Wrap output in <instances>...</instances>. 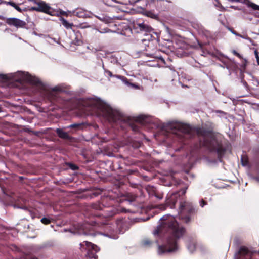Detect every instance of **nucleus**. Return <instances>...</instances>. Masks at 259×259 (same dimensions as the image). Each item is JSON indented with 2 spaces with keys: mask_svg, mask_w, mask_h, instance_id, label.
<instances>
[{
  "mask_svg": "<svg viewBox=\"0 0 259 259\" xmlns=\"http://www.w3.org/2000/svg\"><path fill=\"white\" fill-rule=\"evenodd\" d=\"M232 33L235 34L236 36H241V34H238L237 32L235 31H231Z\"/></svg>",
  "mask_w": 259,
  "mask_h": 259,
  "instance_id": "obj_42",
  "label": "nucleus"
},
{
  "mask_svg": "<svg viewBox=\"0 0 259 259\" xmlns=\"http://www.w3.org/2000/svg\"><path fill=\"white\" fill-rule=\"evenodd\" d=\"M154 0H151V2H153Z\"/></svg>",
  "mask_w": 259,
  "mask_h": 259,
  "instance_id": "obj_58",
  "label": "nucleus"
},
{
  "mask_svg": "<svg viewBox=\"0 0 259 259\" xmlns=\"http://www.w3.org/2000/svg\"><path fill=\"white\" fill-rule=\"evenodd\" d=\"M16 10H17L19 12H22V9L18 6L17 8H16Z\"/></svg>",
  "mask_w": 259,
  "mask_h": 259,
  "instance_id": "obj_43",
  "label": "nucleus"
},
{
  "mask_svg": "<svg viewBox=\"0 0 259 259\" xmlns=\"http://www.w3.org/2000/svg\"><path fill=\"white\" fill-rule=\"evenodd\" d=\"M72 43L75 45H80L82 43V41L81 40L78 39L76 38H75L74 40H72Z\"/></svg>",
  "mask_w": 259,
  "mask_h": 259,
  "instance_id": "obj_27",
  "label": "nucleus"
},
{
  "mask_svg": "<svg viewBox=\"0 0 259 259\" xmlns=\"http://www.w3.org/2000/svg\"><path fill=\"white\" fill-rule=\"evenodd\" d=\"M18 6V5L15 3V5L13 6V7L16 9V8H17Z\"/></svg>",
  "mask_w": 259,
  "mask_h": 259,
  "instance_id": "obj_47",
  "label": "nucleus"
},
{
  "mask_svg": "<svg viewBox=\"0 0 259 259\" xmlns=\"http://www.w3.org/2000/svg\"><path fill=\"white\" fill-rule=\"evenodd\" d=\"M186 232L185 227L172 219L161 222L154 231L153 234H166V244L159 245L158 253L162 254L166 253L175 252L179 249L178 241L182 238Z\"/></svg>",
  "mask_w": 259,
  "mask_h": 259,
  "instance_id": "obj_1",
  "label": "nucleus"
},
{
  "mask_svg": "<svg viewBox=\"0 0 259 259\" xmlns=\"http://www.w3.org/2000/svg\"><path fill=\"white\" fill-rule=\"evenodd\" d=\"M230 8H232L234 9L235 10L238 9L237 7H236V6H230Z\"/></svg>",
  "mask_w": 259,
  "mask_h": 259,
  "instance_id": "obj_45",
  "label": "nucleus"
},
{
  "mask_svg": "<svg viewBox=\"0 0 259 259\" xmlns=\"http://www.w3.org/2000/svg\"><path fill=\"white\" fill-rule=\"evenodd\" d=\"M96 106L98 110V115L102 116L109 122H117L120 121L125 122L128 120L127 117H125L119 111L113 109L106 104L97 103Z\"/></svg>",
  "mask_w": 259,
  "mask_h": 259,
  "instance_id": "obj_3",
  "label": "nucleus"
},
{
  "mask_svg": "<svg viewBox=\"0 0 259 259\" xmlns=\"http://www.w3.org/2000/svg\"><path fill=\"white\" fill-rule=\"evenodd\" d=\"M217 112H221L222 113H224L223 111H217Z\"/></svg>",
  "mask_w": 259,
  "mask_h": 259,
  "instance_id": "obj_53",
  "label": "nucleus"
},
{
  "mask_svg": "<svg viewBox=\"0 0 259 259\" xmlns=\"http://www.w3.org/2000/svg\"><path fill=\"white\" fill-rule=\"evenodd\" d=\"M165 2L171 3V1L168 0H162L160 1V4H164Z\"/></svg>",
  "mask_w": 259,
  "mask_h": 259,
  "instance_id": "obj_40",
  "label": "nucleus"
},
{
  "mask_svg": "<svg viewBox=\"0 0 259 259\" xmlns=\"http://www.w3.org/2000/svg\"><path fill=\"white\" fill-rule=\"evenodd\" d=\"M241 161H242V165L243 166L247 165L248 164V161H247V159H244L243 157H241Z\"/></svg>",
  "mask_w": 259,
  "mask_h": 259,
  "instance_id": "obj_33",
  "label": "nucleus"
},
{
  "mask_svg": "<svg viewBox=\"0 0 259 259\" xmlns=\"http://www.w3.org/2000/svg\"><path fill=\"white\" fill-rule=\"evenodd\" d=\"M188 249L192 252L195 249V245L194 244L190 245L188 246Z\"/></svg>",
  "mask_w": 259,
  "mask_h": 259,
  "instance_id": "obj_31",
  "label": "nucleus"
},
{
  "mask_svg": "<svg viewBox=\"0 0 259 259\" xmlns=\"http://www.w3.org/2000/svg\"><path fill=\"white\" fill-rule=\"evenodd\" d=\"M140 1H141V0H136L135 1H134V2H133V4H136V3H137V2H138Z\"/></svg>",
  "mask_w": 259,
  "mask_h": 259,
  "instance_id": "obj_48",
  "label": "nucleus"
},
{
  "mask_svg": "<svg viewBox=\"0 0 259 259\" xmlns=\"http://www.w3.org/2000/svg\"><path fill=\"white\" fill-rule=\"evenodd\" d=\"M96 17L98 18L100 20H103V19L101 17H98V16H96Z\"/></svg>",
  "mask_w": 259,
  "mask_h": 259,
  "instance_id": "obj_49",
  "label": "nucleus"
},
{
  "mask_svg": "<svg viewBox=\"0 0 259 259\" xmlns=\"http://www.w3.org/2000/svg\"><path fill=\"white\" fill-rule=\"evenodd\" d=\"M92 208L95 210H101L103 209L104 206L99 202H97L92 204Z\"/></svg>",
  "mask_w": 259,
  "mask_h": 259,
  "instance_id": "obj_18",
  "label": "nucleus"
},
{
  "mask_svg": "<svg viewBox=\"0 0 259 259\" xmlns=\"http://www.w3.org/2000/svg\"><path fill=\"white\" fill-rule=\"evenodd\" d=\"M230 1H231V2H240V0H229Z\"/></svg>",
  "mask_w": 259,
  "mask_h": 259,
  "instance_id": "obj_46",
  "label": "nucleus"
},
{
  "mask_svg": "<svg viewBox=\"0 0 259 259\" xmlns=\"http://www.w3.org/2000/svg\"><path fill=\"white\" fill-rule=\"evenodd\" d=\"M123 223V222L122 220H119L117 222V225L118 227H122Z\"/></svg>",
  "mask_w": 259,
  "mask_h": 259,
  "instance_id": "obj_36",
  "label": "nucleus"
},
{
  "mask_svg": "<svg viewBox=\"0 0 259 259\" xmlns=\"http://www.w3.org/2000/svg\"><path fill=\"white\" fill-rule=\"evenodd\" d=\"M153 190H155V189L153 187L149 186L147 188V191H148L149 195L151 196H154Z\"/></svg>",
  "mask_w": 259,
  "mask_h": 259,
  "instance_id": "obj_24",
  "label": "nucleus"
},
{
  "mask_svg": "<svg viewBox=\"0 0 259 259\" xmlns=\"http://www.w3.org/2000/svg\"><path fill=\"white\" fill-rule=\"evenodd\" d=\"M138 28L141 31H144L145 32H149L151 31V27L144 23H138Z\"/></svg>",
  "mask_w": 259,
  "mask_h": 259,
  "instance_id": "obj_15",
  "label": "nucleus"
},
{
  "mask_svg": "<svg viewBox=\"0 0 259 259\" xmlns=\"http://www.w3.org/2000/svg\"><path fill=\"white\" fill-rule=\"evenodd\" d=\"M41 222L45 225H48L51 223V220L48 218L44 217L41 219Z\"/></svg>",
  "mask_w": 259,
  "mask_h": 259,
  "instance_id": "obj_23",
  "label": "nucleus"
},
{
  "mask_svg": "<svg viewBox=\"0 0 259 259\" xmlns=\"http://www.w3.org/2000/svg\"><path fill=\"white\" fill-rule=\"evenodd\" d=\"M61 21L63 25L66 29H72V26H73V24L72 23H69L66 19L63 18L61 19Z\"/></svg>",
  "mask_w": 259,
  "mask_h": 259,
  "instance_id": "obj_16",
  "label": "nucleus"
},
{
  "mask_svg": "<svg viewBox=\"0 0 259 259\" xmlns=\"http://www.w3.org/2000/svg\"><path fill=\"white\" fill-rule=\"evenodd\" d=\"M5 4L7 5H10L13 7V6L15 5V3L12 1L7 2V1H3L0 0V4Z\"/></svg>",
  "mask_w": 259,
  "mask_h": 259,
  "instance_id": "obj_26",
  "label": "nucleus"
},
{
  "mask_svg": "<svg viewBox=\"0 0 259 259\" xmlns=\"http://www.w3.org/2000/svg\"><path fill=\"white\" fill-rule=\"evenodd\" d=\"M207 204V203L206 201H205L204 200H201L200 201V205L203 207H204V205H206Z\"/></svg>",
  "mask_w": 259,
  "mask_h": 259,
  "instance_id": "obj_35",
  "label": "nucleus"
},
{
  "mask_svg": "<svg viewBox=\"0 0 259 259\" xmlns=\"http://www.w3.org/2000/svg\"><path fill=\"white\" fill-rule=\"evenodd\" d=\"M142 41L143 45L145 46L144 51H146L145 53L146 56L153 58H158L163 61L162 57L158 55L160 52L159 51L154 47L152 42L145 39H143Z\"/></svg>",
  "mask_w": 259,
  "mask_h": 259,
  "instance_id": "obj_6",
  "label": "nucleus"
},
{
  "mask_svg": "<svg viewBox=\"0 0 259 259\" xmlns=\"http://www.w3.org/2000/svg\"><path fill=\"white\" fill-rule=\"evenodd\" d=\"M26 79L28 82L34 85H39L41 83V81L38 78L29 74L26 75Z\"/></svg>",
  "mask_w": 259,
  "mask_h": 259,
  "instance_id": "obj_12",
  "label": "nucleus"
},
{
  "mask_svg": "<svg viewBox=\"0 0 259 259\" xmlns=\"http://www.w3.org/2000/svg\"><path fill=\"white\" fill-rule=\"evenodd\" d=\"M145 15L152 18H156L158 17L156 14H154L153 12L150 11L145 12Z\"/></svg>",
  "mask_w": 259,
  "mask_h": 259,
  "instance_id": "obj_20",
  "label": "nucleus"
},
{
  "mask_svg": "<svg viewBox=\"0 0 259 259\" xmlns=\"http://www.w3.org/2000/svg\"><path fill=\"white\" fill-rule=\"evenodd\" d=\"M68 13H71V11H68V12L62 11V12H61V14H62L63 15H65V16L68 15Z\"/></svg>",
  "mask_w": 259,
  "mask_h": 259,
  "instance_id": "obj_41",
  "label": "nucleus"
},
{
  "mask_svg": "<svg viewBox=\"0 0 259 259\" xmlns=\"http://www.w3.org/2000/svg\"><path fill=\"white\" fill-rule=\"evenodd\" d=\"M83 234H84V235H87V233H84Z\"/></svg>",
  "mask_w": 259,
  "mask_h": 259,
  "instance_id": "obj_57",
  "label": "nucleus"
},
{
  "mask_svg": "<svg viewBox=\"0 0 259 259\" xmlns=\"http://www.w3.org/2000/svg\"><path fill=\"white\" fill-rule=\"evenodd\" d=\"M204 145L210 152L217 153L219 159L223 156L226 152L225 148L223 146L221 142L214 137H211L209 139H205L204 141Z\"/></svg>",
  "mask_w": 259,
  "mask_h": 259,
  "instance_id": "obj_5",
  "label": "nucleus"
},
{
  "mask_svg": "<svg viewBox=\"0 0 259 259\" xmlns=\"http://www.w3.org/2000/svg\"><path fill=\"white\" fill-rule=\"evenodd\" d=\"M99 32L101 33H108V32H111V30L108 28H106L103 29L102 31H99Z\"/></svg>",
  "mask_w": 259,
  "mask_h": 259,
  "instance_id": "obj_30",
  "label": "nucleus"
},
{
  "mask_svg": "<svg viewBox=\"0 0 259 259\" xmlns=\"http://www.w3.org/2000/svg\"><path fill=\"white\" fill-rule=\"evenodd\" d=\"M36 4L38 6V12L45 13L51 16L54 15V11L49 4L46 2L40 1Z\"/></svg>",
  "mask_w": 259,
  "mask_h": 259,
  "instance_id": "obj_9",
  "label": "nucleus"
},
{
  "mask_svg": "<svg viewBox=\"0 0 259 259\" xmlns=\"http://www.w3.org/2000/svg\"><path fill=\"white\" fill-rule=\"evenodd\" d=\"M50 95H53V93L51 92H50Z\"/></svg>",
  "mask_w": 259,
  "mask_h": 259,
  "instance_id": "obj_55",
  "label": "nucleus"
},
{
  "mask_svg": "<svg viewBox=\"0 0 259 259\" xmlns=\"http://www.w3.org/2000/svg\"><path fill=\"white\" fill-rule=\"evenodd\" d=\"M104 72L105 73L107 74V75H108L109 77H116L117 78H119L120 79H121L124 83L125 84H128V79H127L126 77H125V76H122V75H113L112 74V73L109 71V70H108L107 69H106L105 68H104Z\"/></svg>",
  "mask_w": 259,
  "mask_h": 259,
  "instance_id": "obj_11",
  "label": "nucleus"
},
{
  "mask_svg": "<svg viewBox=\"0 0 259 259\" xmlns=\"http://www.w3.org/2000/svg\"><path fill=\"white\" fill-rule=\"evenodd\" d=\"M56 132L58 136L62 139H70V137L68 134L67 133L64 132L62 129L61 128H57L56 130Z\"/></svg>",
  "mask_w": 259,
  "mask_h": 259,
  "instance_id": "obj_14",
  "label": "nucleus"
},
{
  "mask_svg": "<svg viewBox=\"0 0 259 259\" xmlns=\"http://www.w3.org/2000/svg\"><path fill=\"white\" fill-rule=\"evenodd\" d=\"M254 54H255V58L256 59L257 63L258 65H259V56H258V52H257V50H255Z\"/></svg>",
  "mask_w": 259,
  "mask_h": 259,
  "instance_id": "obj_32",
  "label": "nucleus"
},
{
  "mask_svg": "<svg viewBox=\"0 0 259 259\" xmlns=\"http://www.w3.org/2000/svg\"><path fill=\"white\" fill-rule=\"evenodd\" d=\"M52 92H58L59 93L64 92L65 91V88L63 85L59 84L55 86L52 89Z\"/></svg>",
  "mask_w": 259,
  "mask_h": 259,
  "instance_id": "obj_17",
  "label": "nucleus"
},
{
  "mask_svg": "<svg viewBox=\"0 0 259 259\" xmlns=\"http://www.w3.org/2000/svg\"><path fill=\"white\" fill-rule=\"evenodd\" d=\"M239 36L240 37H242L243 38H245V37H243L241 34V36Z\"/></svg>",
  "mask_w": 259,
  "mask_h": 259,
  "instance_id": "obj_54",
  "label": "nucleus"
},
{
  "mask_svg": "<svg viewBox=\"0 0 259 259\" xmlns=\"http://www.w3.org/2000/svg\"><path fill=\"white\" fill-rule=\"evenodd\" d=\"M187 189V188L185 187L178 192L171 194L167 198L165 204L161 205L159 208L162 210H165L167 206L170 208H174L176 203L179 199L180 200L179 213L182 219L184 220L185 223H188L191 220L190 217L189 216L183 217L182 215L193 214L195 213V210L191 202L180 198L181 196L185 195Z\"/></svg>",
  "mask_w": 259,
  "mask_h": 259,
  "instance_id": "obj_2",
  "label": "nucleus"
},
{
  "mask_svg": "<svg viewBox=\"0 0 259 259\" xmlns=\"http://www.w3.org/2000/svg\"><path fill=\"white\" fill-rule=\"evenodd\" d=\"M142 243L144 246L149 247L152 244L153 242L149 239L146 238L143 240Z\"/></svg>",
  "mask_w": 259,
  "mask_h": 259,
  "instance_id": "obj_19",
  "label": "nucleus"
},
{
  "mask_svg": "<svg viewBox=\"0 0 259 259\" xmlns=\"http://www.w3.org/2000/svg\"><path fill=\"white\" fill-rule=\"evenodd\" d=\"M178 128L180 132V136L183 141L192 138L196 133L198 135L205 136L206 131L201 128H193L188 124H180L178 125Z\"/></svg>",
  "mask_w": 259,
  "mask_h": 259,
  "instance_id": "obj_4",
  "label": "nucleus"
},
{
  "mask_svg": "<svg viewBox=\"0 0 259 259\" xmlns=\"http://www.w3.org/2000/svg\"><path fill=\"white\" fill-rule=\"evenodd\" d=\"M247 5L249 7H251L253 10H259V5H257L255 4H254L252 2H249L247 4Z\"/></svg>",
  "mask_w": 259,
  "mask_h": 259,
  "instance_id": "obj_22",
  "label": "nucleus"
},
{
  "mask_svg": "<svg viewBox=\"0 0 259 259\" xmlns=\"http://www.w3.org/2000/svg\"><path fill=\"white\" fill-rule=\"evenodd\" d=\"M153 190V195L156 198H157L158 199H161L163 198V195H158L157 194L156 190Z\"/></svg>",
  "mask_w": 259,
  "mask_h": 259,
  "instance_id": "obj_28",
  "label": "nucleus"
},
{
  "mask_svg": "<svg viewBox=\"0 0 259 259\" xmlns=\"http://www.w3.org/2000/svg\"><path fill=\"white\" fill-rule=\"evenodd\" d=\"M72 13L79 18H87L88 14L86 11L82 9H77L76 11H73Z\"/></svg>",
  "mask_w": 259,
  "mask_h": 259,
  "instance_id": "obj_13",
  "label": "nucleus"
},
{
  "mask_svg": "<svg viewBox=\"0 0 259 259\" xmlns=\"http://www.w3.org/2000/svg\"><path fill=\"white\" fill-rule=\"evenodd\" d=\"M30 10L32 11H36L37 12H38V6L36 7H32L30 8Z\"/></svg>",
  "mask_w": 259,
  "mask_h": 259,
  "instance_id": "obj_38",
  "label": "nucleus"
},
{
  "mask_svg": "<svg viewBox=\"0 0 259 259\" xmlns=\"http://www.w3.org/2000/svg\"><path fill=\"white\" fill-rule=\"evenodd\" d=\"M131 127H132V130L135 132L138 131V129H139L138 127L135 125H132Z\"/></svg>",
  "mask_w": 259,
  "mask_h": 259,
  "instance_id": "obj_37",
  "label": "nucleus"
},
{
  "mask_svg": "<svg viewBox=\"0 0 259 259\" xmlns=\"http://www.w3.org/2000/svg\"><path fill=\"white\" fill-rule=\"evenodd\" d=\"M5 22L11 26H14L17 28H24L26 23L17 18H8L5 19Z\"/></svg>",
  "mask_w": 259,
  "mask_h": 259,
  "instance_id": "obj_8",
  "label": "nucleus"
},
{
  "mask_svg": "<svg viewBox=\"0 0 259 259\" xmlns=\"http://www.w3.org/2000/svg\"><path fill=\"white\" fill-rule=\"evenodd\" d=\"M137 198V196H134L133 197H132L131 199H130V201L131 202H133V201H134L136 200V199Z\"/></svg>",
  "mask_w": 259,
  "mask_h": 259,
  "instance_id": "obj_44",
  "label": "nucleus"
},
{
  "mask_svg": "<svg viewBox=\"0 0 259 259\" xmlns=\"http://www.w3.org/2000/svg\"><path fill=\"white\" fill-rule=\"evenodd\" d=\"M114 214V213H112V214H111L110 215H113Z\"/></svg>",
  "mask_w": 259,
  "mask_h": 259,
  "instance_id": "obj_56",
  "label": "nucleus"
},
{
  "mask_svg": "<svg viewBox=\"0 0 259 259\" xmlns=\"http://www.w3.org/2000/svg\"><path fill=\"white\" fill-rule=\"evenodd\" d=\"M28 212H29V214L31 215V217H32V219H34L35 218V215H34V213L32 211L28 210Z\"/></svg>",
  "mask_w": 259,
  "mask_h": 259,
  "instance_id": "obj_39",
  "label": "nucleus"
},
{
  "mask_svg": "<svg viewBox=\"0 0 259 259\" xmlns=\"http://www.w3.org/2000/svg\"><path fill=\"white\" fill-rule=\"evenodd\" d=\"M139 119H143V116H140L139 117Z\"/></svg>",
  "mask_w": 259,
  "mask_h": 259,
  "instance_id": "obj_51",
  "label": "nucleus"
},
{
  "mask_svg": "<svg viewBox=\"0 0 259 259\" xmlns=\"http://www.w3.org/2000/svg\"><path fill=\"white\" fill-rule=\"evenodd\" d=\"M160 220H165V216L163 217Z\"/></svg>",
  "mask_w": 259,
  "mask_h": 259,
  "instance_id": "obj_52",
  "label": "nucleus"
},
{
  "mask_svg": "<svg viewBox=\"0 0 259 259\" xmlns=\"http://www.w3.org/2000/svg\"><path fill=\"white\" fill-rule=\"evenodd\" d=\"M83 124V123H74L68 126L67 127V128H74L76 130H78L81 125Z\"/></svg>",
  "mask_w": 259,
  "mask_h": 259,
  "instance_id": "obj_21",
  "label": "nucleus"
},
{
  "mask_svg": "<svg viewBox=\"0 0 259 259\" xmlns=\"http://www.w3.org/2000/svg\"><path fill=\"white\" fill-rule=\"evenodd\" d=\"M232 52L234 55L237 56L239 58H241L242 57L241 55L239 53H238L236 51L233 50Z\"/></svg>",
  "mask_w": 259,
  "mask_h": 259,
  "instance_id": "obj_34",
  "label": "nucleus"
},
{
  "mask_svg": "<svg viewBox=\"0 0 259 259\" xmlns=\"http://www.w3.org/2000/svg\"><path fill=\"white\" fill-rule=\"evenodd\" d=\"M5 4L7 5H10L13 7V6L15 5V3L12 1L7 2V1H3L0 0V4Z\"/></svg>",
  "mask_w": 259,
  "mask_h": 259,
  "instance_id": "obj_25",
  "label": "nucleus"
},
{
  "mask_svg": "<svg viewBox=\"0 0 259 259\" xmlns=\"http://www.w3.org/2000/svg\"><path fill=\"white\" fill-rule=\"evenodd\" d=\"M253 253L245 246H241L238 251L241 259H252Z\"/></svg>",
  "mask_w": 259,
  "mask_h": 259,
  "instance_id": "obj_10",
  "label": "nucleus"
},
{
  "mask_svg": "<svg viewBox=\"0 0 259 259\" xmlns=\"http://www.w3.org/2000/svg\"><path fill=\"white\" fill-rule=\"evenodd\" d=\"M148 5H149V2L147 1L146 3V4H145V6L146 7H147Z\"/></svg>",
  "mask_w": 259,
  "mask_h": 259,
  "instance_id": "obj_50",
  "label": "nucleus"
},
{
  "mask_svg": "<svg viewBox=\"0 0 259 259\" xmlns=\"http://www.w3.org/2000/svg\"><path fill=\"white\" fill-rule=\"evenodd\" d=\"M83 243H84L86 246L85 249L87 250V254L86 256L90 259H97L98 258V256L96 253L99 251V248L97 246L90 242L84 241L83 243H81L80 244L81 247L83 246Z\"/></svg>",
  "mask_w": 259,
  "mask_h": 259,
  "instance_id": "obj_7",
  "label": "nucleus"
},
{
  "mask_svg": "<svg viewBox=\"0 0 259 259\" xmlns=\"http://www.w3.org/2000/svg\"><path fill=\"white\" fill-rule=\"evenodd\" d=\"M69 167L72 170H77L78 169V167L77 165L72 163H69Z\"/></svg>",
  "mask_w": 259,
  "mask_h": 259,
  "instance_id": "obj_29",
  "label": "nucleus"
}]
</instances>
